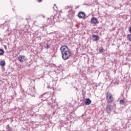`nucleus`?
Segmentation results:
<instances>
[{
  "label": "nucleus",
  "mask_w": 131,
  "mask_h": 131,
  "mask_svg": "<svg viewBox=\"0 0 131 131\" xmlns=\"http://www.w3.org/2000/svg\"><path fill=\"white\" fill-rule=\"evenodd\" d=\"M60 51L63 60H68L71 56V52L70 49L67 46H62L60 47Z\"/></svg>",
  "instance_id": "obj_1"
},
{
  "label": "nucleus",
  "mask_w": 131,
  "mask_h": 131,
  "mask_svg": "<svg viewBox=\"0 0 131 131\" xmlns=\"http://www.w3.org/2000/svg\"><path fill=\"white\" fill-rule=\"evenodd\" d=\"M27 93L30 95V96L33 97L35 94V87L34 86L30 85L27 91Z\"/></svg>",
  "instance_id": "obj_2"
},
{
  "label": "nucleus",
  "mask_w": 131,
  "mask_h": 131,
  "mask_svg": "<svg viewBox=\"0 0 131 131\" xmlns=\"http://www.w3.org/2000/svg\"><path fill=\"white\" fill-rule=\"evenodd\" d=\"M106 100L108 103H111L114 101L113 96L110 93L106 94Z\"/></svg>",
  "instance_id": "obj_3"
},
{
  "label": "nucleus",
  "mask_w": 131,
  "mask_h": 131,
  "mask_svg": "<svg viewBox=\"0 0 131 131\" xmlns=\"http://www.w3.org/2000/svg\"><path fill=\"white\" fill-rule=\"evenodd\" d=\"M27 60L26 57L24 55H19L18 56V61L20 62V63H23V62H25Z\"/></svg>",
  "instance_id": "obj_4"
},
{
  "label": "nucleus",
  "mask_w": 131,
  "mask_h": 131,
  "mask_svg": "<svg viewBox=\"0 0 131 131\" xmlns=\"http://www.w3.org/2000/svg\"><path fill=\"white\" fill-rule=\"evenodd\" d=\"M111 107V103H108L106 106V110L107 113H110V112H111V111L112 110V108Z\"/></svg>",
  "instance_id": "obj_5"
},
{
  "label": "nucleus",
  "mask_w": 131,
  "mask_h": 131,
  "mask_svg": "<svg viewBox=\"0 0 131 131\" xmlns=\"http://www.w3.org/2000/svg\"><path fill=\"white\" fill-rule=\"evenodd\" d=\"M78 16L80 19H82V18H84V17H85V14L83 12H80L78 13Z\"/></svg>",
  "instance_id": "obj_6"
},
{
  "label": "nucleus",
  "mask_w": 131,
  "mask_h": 131,
  "mask_svg": "<svg viewBox=\"0 0 131 131\" xmlns=\"http://www.w3.org/2000/svg\"><path fill=\"white\" fill-rule=\"evenodd\" d=\"M91 24H97L98 23V19L96 17H92L91 20Z\"/></svg>",
  "instance_id": "obj_7"
},
{
  "label": "nucleus",
  "mask_w": 131,
  "mask_h": 131,
  "mask_svg": "<svg viewBox=\"0 0 131 131\" xmlns=\"http://www.w3.org/2000/svg\"><path fill=\"white\" fill-rule=\"evenodd\" d=\"M92 39L93 41H97V40H99V36L97 35H93L92 36Z\"/></svg>",
  "instance_id": "obj_8"
},
{
  "label": "nucleus",
  "mask_w": 131,
  "mask_h": 131,
  "mask_svg": "<svg viewBox=\"0 0 131 131\" xmlns=\"http://www.w3.org/2000/svg\"><path fill=\"white\" fill-rule=\"evenodd\" d=\"M65 10H66L69 13H71L72 12V7L66 6L65 7Z\"/></svg>",
  "instance_id": "obj_9"
},
{
  "label": "nucleus",
  "mask_w": 131,
  "mask_h": 131,
  "mask_svg": "<svg viewBox=\"0 0 131 131\" xmlns=\"http://www.w3.org/2000/svg\"><path fill=\"white\" fill-rule=\"evenodd\" d=\"M91 103H92V100L90 98H88L85 100V104L86 105H91Z\"/></svg>",
  "instance_id": "obj_10"
},
{
  "label": "nucleus",
  "mask_w": 131,
  "mask_h": 131,
  "mask_svg": "<svg viewBox=\"0 0 131 131\" xmlns=\"http://www.w3.org/2000/svg\"><path fill=\"white\" fill-rule=\"evenodd\" d=\"M0 66L1 67H5L6 66V61L4 60H2L0 62Z\"/></svg>",
  "instance_id": "obj_11"
},
{
  "label": "nucleus",
  "mask_w": 131,
  "mask_h": 131,
  "mask_svg": "<svg viewBox=\"0 0 131 131\" xmlns=\"http://www.w3.org/2000/svg\"><path fill=\"white\" fill-rule=\"evenodd\" d=\"M125 103V101H124V100L122 99V100H120V105H123V104H124Z\"/></svg>",
  "instance_id": "obj_12"
},
{
  "label": "nucleus",
  "mask_w": 131,
  "mask_h": 131,
  "mask_svg": "<svg viewBox=\"0 0 131 131\" xmlns=\"http://www.w3.org/2000/svg\"><path fill=\"white\" fill-rule=\"evenodd\" d=\"M5 53V51H4V50L0 49V55H4Z\"/></svg>",
  "instance_id": "obj_13"
},
{
  "label": "nucleus",
  "mask_w": 131,
  "mask_h": 131,
  "mask_svg": "<svg viewBox=\"0 0 131 131\" xmlns=\"http://www.w3.org/2000/svg\"><path fill=\"white\" fill-rule=\"evenodd\" d=\"M127 37L128 40H129L130 41H131V34L128 35Z\"/></svg>",
  "instance_id": "obj_14"
},
{
  "label": "nucleus",
  "mask_w": 131,
  "mask_h": 131,
  "mask_svg": "<svg viewBox=\"0 0 131 131\" xmlns=\"http://www.w3.org/2000/svg\"><path fill=\"white\" fill-rule=\"evenodd\" d=\"M104 49L103 48H99V52L103 53Z\"/></svg>",
  "instance_id": "obj_15"
},
{
  "label": "nucleus",
  "mask_w": 131,
  "mask_h": 131,
  "mask_svg": "<svg viewBox=\"0 0 131 131\" xmlns=\"http://www.w3.org/2000/svg\"><path fill=\"white\" fill-rule=\"evenodd\" d=\"M6 129H9L10 128H11V127H10V125H9V124H8V125L6 126Z\"/></svg>",
  "instance_id": "obj_16"
},
{
  "label": "nucleus",
  "mask_w": 131,
  "mask_h": 131,
  "mask_svg": "<svg viewBox=\"0 0 131 131\" xmlns=\"http://www.w3.org/2000/svg\"><path fill=\"white\" fill-rule=\"evenodd\" d=\"M45 48L46 49H50V46L48 44H47L46 46H45Z\"/></svg>",
  "instance_id": "obj_17"
},
{
  "label": "nucleus",
  "mask_w": 131,
  "mask_h": 131,
  "mask_svg": "<svg viewBox=\"0 0 131 131\" xmlns=\"http://www.w3.org/2000/svg\"><path fill=\"white\" fill-rule=\"evenodd\" d=\"M129 32L131 33V26L129 28Z\"/></svg>",
  "instance_id": "obj_18"
},
{
  "label": "nucleus",
  "mask_w": 131,
  "mask_h": 131,
  "mask_svg": "<svg viewBox=\"0 0 131 131\" xmlns=\"http://www.w3.org/2000/svg\"><path fill=\"white\" fill-rule=\"evenodd\" d=\"M45 94H43V95H41L40 96V98H42V97H43V96H45Z\"/></svg>",
  "instance_id": "obj_19"
},
{
  "label": "nucleus",
  "mask_w": 131,
  "mask_h": 131,
  "mask_svg": "<svg viewBox=\"0 0 131 131\" xmlns=\"http://www.w3.org/2000/svg\"><path fill=\"white\" fill-rule=\"evenodd\" d=\"M38 1L39 2V3H41V2H42V0H38Z\"/></svg>",
  "instance_id": "obj_20"
},
{
  "label": "nucleus",
  "mask_w": 131,
  "mask_h": 131,
  "mask_svg": "<svg viewBox=\"0 0 131 131\" xmlns=\"http://www.w3.org/2000/svg\"><path fill=\"white\" fill-rule=\"evenodd\" d=\"M53 9H54V10H57V9H56V8H55V7H53Z\"/></svg>",
  "instance_id": "obj_21"
},
{
  "label": "nucleus",
  "mask_w": 131,
  "mask_h": 131,
  "mask_svg": "<svg viewBox=\"0 0 131 131\" xmlns=\"http://www.w3.org/2000/svg\"><path fill=\"white\" fill-rule=\"evenodd\" d=\"M54 6H55L56 9H57V6H56V4H54Z\"/></svg>",
  "instance_id": "obj_22"
},
{
  "label": "nucleus",
  "mask_w": 131,
  "mask_h": 131,
  "mask_svg": "<svg viewBox=\"0 0 131 131\" xmlns=\"http://www.w3.org/2000/svg\"><path fill=\"white\" fill-rule=\"evenodd\" d=\"M49 105H52V104L50 103H48Z\"/></svg>",
  "instance_id": "obj_23"
},
{
  "label": "nucleus",
  "mask_w": 131,
  "mask_h": 131,
  "mask_svg": "<svg viewBox=\"0 0 131 131\" xmlns=\"http://www.w3.org/2000/svg\"><path fill=\"white\" fill-rule=\"evenodd\" d=\"M43 18H45V15H43Z\"/></svg>",
  "instance_id": "obj_24"
},
{
  "label": "nucleus",
  "mask_w": 131,
  "mask_h": 131,
  "mask_svg": "<svg viewBox=\"0 0 131 131\" xmlns=\"http://www.w3.org/2000/svg\"><path fill=\"white\" fill-rule=\"evenodd\" d=\"M82 116H83V115H82Z\"/></svg>",
  "instance_id": "obj_25"
},
{
  "label": "nucleus",
  "mask_w": 131,
  "mask_h": 131,
  "mask_svg": "<svg viewBox=\"0 0 131 131\" xmlns=\"http://www.w3.org/2000/svg\"><path fill=\"white\" fill-rule=\"evenodd\" d=\"M81 106H82V104H81Z\"/></svg>",
  "instance_id": "obj_26"
},
{
  "label": "nucleus",
  "mask_w": 131,
  "mask_h": 131,
  "mask_svg": "<svg viewBox=\"0 0 131 131\" xmlns=\"http://www.w3.org/2000/svg\"><path fill=\"white\" fill-rule=\"evenodd\" d=\"M81 106H82V104H81Z\"/></svg>",
  "instance_id": "obj_27"
}]
</instances>
